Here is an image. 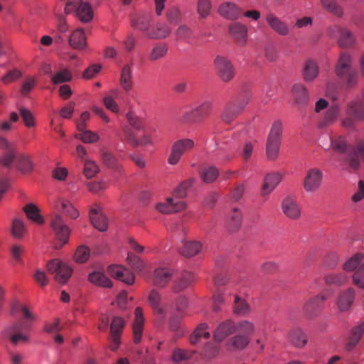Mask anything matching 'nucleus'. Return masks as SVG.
<instances>
[{
  "instance_id": "obj_23",
  "label": "nucleus",
  "mask_w": 364,
  "mask_h": 364,
  "mask_svg": "<svg viewBox=\"0 0 364 364\" xmlns=\"http://www.w3.org/2000/svg\"><path fill=\"white\" fill-rule=\"evenodd\" d=\"M143 134L137 137L130 129L124 131L125 137L128 142L134 146H150L153 144L152 137L150 133L144 129Z\"/></svg>"
},
{
  "instance_id": "obj_17",
  "label": "nucleus",
  "mask_w": 364,
  "mask_h": 364,
  "mask_svg": "<svg viewBox=\"0 0 364 364\" xmlns=\"http://www.w3.org/2000/svg\"><path fill=\"white\" fill-rule=\"evenodd\" d=\"M108 272L111 277L129 285H132L134 283V274L129 269L121 265L112 264L109 266Z\"/></svg>"
},
{
  "instance_id": "obj_10",
  "label": "nucleus",
  "mask_w": 364,
  "mask_h": 364,
  "mask_svg": "<svg viewBox=\"0 0 364 364\" xmlns=\"http://www.w3.org/2000/svg\"><path fill=\"white\" fill-rule=\"evenodd\" d=\"M47 269L50 273L55 274V279L61 284L66 283L73 272V269L69 266L58 259L49 262Z\"/></svg>"
},
{
  "instance_id": "obj_14",
  "label": "nucleus",
  "mask_w": 364,
  "mask_h": 364,
  "mask_svg": "<svg viewBox=\"0 0 364 364\" xmlns=\"http://www.w3.org/2000/svg\"><path fill=\"white\" fill-rule=\"evenodd\" d=\"M328 32L331 36H333L336 32L339 33L338 43L341 48H351L355 43L354 34L346 28H342L339 26L334 25L329 27Z\"/></svg>"
},
{
  "instance_id": "obj_19",
  "label": "nucleus",
  "mask_w": 364,
  "mask_h": 364,
  "mask_svg": "<svg viewBox=\"0 0 364 364\" xmlns=\"http://www.w3.org/2000/svg\"><path fill=\"white\" fill-rule=\"evenodd\" d=\"M341 111V108L339 104L334 103L330 105L318 122V128L324 129L333 124L340 116Z\"/></svg>"
},
{
  "instance_id": "obj_42",
  "label": "nucleus",
  "mask_w": 364,
  "mask_h": 364,
  "mask_svg": "<svg viewBox=\"0 0 364 364\" xmlns=\"http://www.w3.org/2000/svg\"><path fill=\"white\" fill-rule=\"evenodd\" d=\"M151 18L148 16H138L132 21V26L139 31L144 33L146 38H148V33L151 31Z\"/></svg>"
},
{
  "instance_id": "obj_37",
  "label": "nucleus",
  "mask_w": 364,
  "mask_h": 364,
  "mask_svg": "<svg viewBox=\"0 0 364 364\" xmlns=\"http://www.w3.org/2000/svg\"><path fill=\"white\" fill-rule=\"evenodd\" d=\"M288 338L291 344L297 348H303L307 343L306 335L299 328L291 329L288 333Z\"/></svg>"
},
{
  "instance_id": "obj_48",
  "label": "nucleus",
  "mask_w": 364,
  "mask_h": 364,
  "mask_svg": "<svg viewBox=\"0 0 364 364\" xmlns=\"http://www.w3.org/2000/svg\"><path fill=\"white\" fill-rule=\"evenodd\" d=\"M194 280V276L192 272L185 271L182 273L180 279L176 280L173 284V289L175 292H179L187 288Z\"/></svg>"
},
{
  "instance_id": "obj_49",
  "label": "nucleus",
  "mask_w": 364,
  "mask_h": 364,
  "mask_svg": "<svg viewBox=\"0 0 364 364\" xmlns=\"http://www.w3.org/2000/svg\"><path fill=\"white\" fill-rule=\"evenodd\" d=\"M330 147L336 152L346 153L348 150V144L344 136L341 135H331L330 136Z\"/></svg>"
},
{
  "instance_id": "obj_56",
  "label": "nucleus",
  "mask_w": 364,
  "mask_h": 364,
  "mask_svg": "<svg viewBox=\"0 0 364 364\" xmlns=\"http://www.w3.org/2000/svg\"><path fill=\"white\" fill-rule=\"evenodd\" d=\"M118 94V90L112 89L110 90V95L105 96L103 99L104 105L106 108L114 113L119 112V106L114 100V97H117Z\"/></svg>"
},
{
  "instance_id": "obj_28",
  "label": "nucleus",
  "mask_w": 364,
  "mask_h": 364,
  "mask_svg": "<svg viewBox=\"0 0 364 364\" xmlns=\"http://www.w3.org/2000/svg\"><path fill=\"white\" fill-rule=\"evenodd\" d=\"M363 333L364 321H360L352 328L345 350L348 352L353 350L360 342Z\"/></svg>"
},
{
  "instance_id": "obj_3",
  "label": "nucleus",
  "mask_w": 364,
  "mask_h": 364,
  "mask_svg": "<svg viewBox=\"0 0 364 364\" xmlns=\"http://www.w3.org/2000/svg\"><path fill=\"white\" fill-rule=\"evenodd\" d=\"M252 95L250 91H245L234 101L228 104L221 114V119L225 124H230L239 115L250 102Z\"/></svg>"
},
{
  "instance_id": "obj_33",
  "label": "nucleus",
  "mask_w": 364,
  "mask_h": 364,
  "mask_svg": "<svg viewBox=\"0 0 364 364\" xmlns=\"http://www.w3.org/2000/svg\"><path fill=\"white\" fill-rule=\"evenodd\" d=\"M318 73L319 68L316 61L310 59L305 62L302 70V76L305 82H313L318 77Z\"/></svg>"
},
{
  "instance_id": "obj_36",
  "label": "nucleus",
  "mask_w": 364,
  "mask_h": 364,
  "mask_svg": "<svg viewBox=\"0 0 364 364\" xmlns=\"http://www.w3.org/2000/svg\"><path fill=\"white\" fill-rule=\"evenodd\" d=\"M90 219L93 226L101 232L107 229V220L106 217L97 208H92L90 210Z\"/></svg>"
},
{
  "instance_id": "obj_24",
  "label": "nucleus",
  "mask_w": 364,
  "mask_h": 364,
  "mask_svg": "<svg viewBox=\"0 0 364 364\" xmlns=\"http://www.w3.org/2000/svg\"><path fill=\"white\" fill-rule=\"evenodd\" d=\"M352 56L348 53H341L335 68L336 75L339 78H344L345 75L352 70Z\"/></svg>"
},
{
  "instance_id": "obj_47",
  "label": "nucleus",
  "mask_w": 364,
  "mask_h": 364,
  "mask_svg": "<svg viewBox=\"0 0 364 364\" xmlns=\"http://www.w3.org/2000/svg\"><path fill=\"white\" fill-rule=\"evenodd\" d=\"M321 5L325 10L338 18L344 16L343 9L337 0H321Z\"/></svg>"
},
{
  "instance_id": "obj_53",
  "label": "nucleus",
  "mask_w": 364,
  "mask_h": 364,
  "mask_svg": "<svg viewBox=\"0 0 364 364\" xmlns=\"http://www.w3.org/2000/svg\"><path fill=\"white\" fill-rule=\"evenodd\" d=\"M200 178L203 182L210 183L214 182L219 175L218 170L215 166L203 168L200 173Z\"/></svg>"
},
{
  "instance_id": "obj_21",
  "label": "nucleus",
  "mask_w": 364,
  "mask_h": 364,
  "mask_svg": "<svg viewBox=\"0 0 364 364\" xmlns=\"http://www.w3.org/2000/svg\"><path fill=\"white\" fill-rule=\"evenodd\" d=\"M269 28L280 36H287L290 33L288 25L272 13H269L265 17Z\"/></svg>"
},
{
  "instance_id": "obj_31",
  "label": "nucleus",
  "mask_w": 364,
  "mask_h": 364,
  "mask_svg": "<svg viewBox=\"0 0 364 364\" xmlns=\"http://www.w3.org/2000/svg\"><path fill=\"white\" fill-rule=\"evenodd\" d=\"M133 84L132 65L130 64H126L123 66L120 72L119 85L124 92H129L132 90Z\"/></svg>"
},
{
  "instance_id": "obj_26",
  "label": "nucleus",
  "mask_w": 364,
  "mask_h": 364,
  "mask_svg": "<svg viewBox=\"0 0 364 364\" xmlns=\"http://www.w3.org/2000/svg\"><path fill=\"white\" fill-rule=\"evenodd\" d=\"M229 31L232 37L240 46H245L247 38V27L240 23H232L229 26Z\"/></svg>"
},
{
  "instance_id": "obj_63",
  "label": "nucleus",
  "mask_w": 364,
  "mask_h": 364,
  "mask_svg": "<svg viewBox=\"0 0 364 364\" xmlns=\"http://www.w3.org/2000/svg\"><path fill=\"white\" fill-rule=\"evenodd\" d=\"M97 164L92 160L85 159L84 162L83 174L87 178H92L99 172Z\"/></svg>"
},
{
  "instance_id": "obj_64",
  "label": "nucleus",
  "mask_w": 364,
  "mask_h": 364,
  "mask_svg": "<svg viewBox=\"0 0 364 364\" xmlns=\"http://www.w3.org/2000/svg\"><path fill=\"white\" fill-rule=\"evenodd\" d=\"M127 261L129 266L136 272H141L146 267L145 262L140 257L132 253L128 254Z\"/></svg>"
},
{
  "instance_id": "obj_20",
  "label": "nucleus",
  "mask_w": 364,
  "mask_h": 364,
  "mask_svg": "<svg viewBox=\"0 0 364 364\" xmlns=\"http://www.w3.org/2000/svg\"><path fill=\"white\" fill-rule=\"evenodd\" d=\"M291 95L294 104L298 107H306L309 101V93L301 83H296L292 86Z\"/></svg>"
},
{
  "instance_id": "obj_15",
  "label": "nucleus",
  "mask_w": 364,
  "mask_h": 364,
  "mask_svg": "<svg viewBox=\"0 0 364 364\" xmlns=\"http://www.w3.org/2000/svg\"><path fill=\"white\" fill-rule=\"evenodd\" d=\"M187 207L184 201L176 200L173 198H168L164 201L156 205L157 211L162 214H171L183 211Z\"/></svg>"
},
{
  "instance_id": "obj_51",
  "label": "nucleus",
  "mask_w": 364,
  "mask_h": 364,
  "mask_svg": "<svg viewBox=\"0 0 364 364\" xmlns=\"http://www.w3.org/2000/svg\"><path fill=\"white\" fill-rule=\"evenodd\" d=\"M236 332L240 334L247 336L249 338L255 331V324L248 320H242L235 323Z\"/></svg>"
},
{
  "instance_id": "obj_25",
  "label": "nucleus",
  "mask_w": 364,
  "mask_h": 364,
  "mask_svg": "<svg viewBox=\"0 0 364 364\" xmlns=\"http://www.w3.org/2000/svg\"><path fill=\"white\" fill-rule=\"evenodd\" d=\"M235 332V323L232 320H227L218 325L214 333V339L220 343Z\"/></svg>"
},
{
  "instance_id": "obj_7",
  "label": "nucleus",
  "mask_w": 364,
  "mask_h": 364,
  "mask_svg": "<svg viewBox=\"0 0 364 364\" xmlns=\"http://www.w3.org/2000/svg\"><path fill=\"white\" fill-rule=\"evenodd\" d=\"M50 227L59 240V243L55 245V247L61 248L68 242L70 230L65 224L63 216L58 213L52 215L50 218Z\"/></svg>"
},
{
  "instance_id": "obj_11",
  "label": "nucleus",
  "mask_w": 364,
  "mask_h": 364,
  "mask_svg": "<svg viewBox=\"0 0 364 364\" xmlns=\"http://www.w3.org/2000/svg\"><path fill=\"white\" fill-rule=\"evenodd\" d=\"M282 213L290 220H296L301 216V209L297 200L292 196H287L281 203Z\"/></svg>"
},
{
  "instance_id": "obj_39",
  "label": "nucleus",
  "mask_w": 364,
  "mask_h": 364,
  "mask_svg": "<svg viewBox=\"0 0 364 364\" xmlns=\"http://www.w3.org/2000/svg\"><path fill=\"white\" fill-rule=\"evenodd\" d=\"M203 247V245L198 241H185L180 247V252L182 255L191 257L198 254Z\"/></svg>"
},
{
  "instance_id": "obj_6",
  "label": "nucleus",
  "mask_w": 364,
  "mask_h": 364,
  "mask_svg": "<svg viewBox=\"0 0 364 364\" xmlns=\"http://www.w3.org/2000/svg\"><path fill=\"white\" fill-rule=\"evenodd\" d=\"M214 68L219 78L224 82H229L235 76L236 70L231 60L225 56L218 55L213 60Z\"/></svg>"
},
{
  "instance_id": "obj_43",
  "label": "nucleus",
  "mask_w": 364,
  "mask_h": 364,
  "mask_svg": "<svg viewBox=\"0 0 364 364\" xmlns=\"http://www.w3.org/2000/svg\"><path fill=\"white\" fill-rule=\"evenodd\" d=\"M168 51V46L164 43H156L151 49L148 58L151 62L160 60L165 58Z\"/></svg>"
},
{
  "instance_id": "obj_32",
  "label": "nucleus",
  "mask_w": 364,
  "mask_h": 364,
  "mask_svg": "<svg viewBox=\"0 0 364 364\" xmlns=\"http://www.w3.org/2000/svg\"><path fill=\"white\" fill-rule=\"evenodd\" d=\"M346 114L357 121H362L364 119V105L358 100H352L346 105Z\"/></svg>"
},
{
  "instance_id": "obj_5",
  "label": "nucleus",
  "mask_w": 364,
  "mask_h": 364,
  "mask_svg": "<svg viewBox=\"0 0 364 364\" xmlns=\"http://www.w3.org/2000/svg\"><path fill=\"white\" fill-rule=\"evenodd\" d=\"M66 14L75 12L77 17L82 23H88L93 18L94 14L90 3L82 0H69L64 9Z\"/></svg>"
},
{
  "instance_id": "obj_1",
  "label": "nucleus",
  "mask_w": 364,
  "mask_h": 364,
  "mask_svg": "<svg viewBox=\"0 0 364 364\" xmlns=\"http://www.w3.org/2000/svg\"><path fill=\"white\" fill-rule=\"evenodd\" d=\"M28 327V324L23 326L20 321L10 323L1 331L0 337L14 347L28 343L30 341V335L24 331V328Z\"/></svg>"
},
{
  "instance_id": "obj_9",
  "label": "nucleus",
  "mask_w": 364,
  "mask_h": 364,
  "mask_svg": "<svg viewBox=\"0 0 364 364\" xmlns=\"http://www.w3.org/2000/svg\"><path fill=\"white\" fill-rule=\"evenodd\" d=\"M323 171L317 168H312L308 170L304 179V188L307 193L317 191L323 181Z\"/></svg>"
},
{
  "instance_id": "obj_60",
  "label": "nucleus",
  "mask_w": 364,
  "mask_h": 364,
  "mask_svg": "<svg viewBox=\"0 0 364 364\" xmlns=\"http://www.w3.org/2000/svg\"><path fill=\"white\" fill-rule=\"evenodd\" d=\"M363 259V255L357 253L352 256L343 265V270L346 272H353L358 268V265Z\"/></svg>"
},
{
  "instance_id": "obj_41",
  "label": "nucleus",
  "mask_w": 364,
  "mask_h": 364,
  "mask_svg": "<svg viewBox=\"0 0 364 364\" xmlns=\"http://www.w3.org/2000/svg\"><path fill=\"white\" fill-rule=\"evenodd\" d=\"M70 46L77 50H82L87 46L86 37L82 29L78 28L74 31L69 38Z\"/></svg>"
},
{
  "instance_id": "obj_46",
  "label": "nucleus",
  "mask_w": 364,
  "mask_h": 364,
  "mask_svg": "<svg viewBox=\"0 0 364 364\" xmlns=\"http://www.w3.org/2000/svg\"><path fill=\"white\" fill-rule=\"evenodd\" d=\"M55 209L58 212H61L73 219H75L79 216V213L73 205L66 200L58 201L55 205Z\"/></svg>"
},
{
  "instance_id": "obj_13",
  "label": "nucleus",
  "mask_w": 364,
  "mask_h": 364,
  "mask_svg": "<svg viewBox=\"0 0 364 364\" xmlns=\"http://www.w3.org/2000/svg\"><path fill=\"white\" fill-rule=\"evenodd\" d=\"M326 299L327 296L323 294H319L310 298L303 306V313L308 318L317 316Z\"/></svg>"
},
{
  "instance_id": "obj_44",
  "label": "nucleus",
  "mask_w": 364,
  "mask_h": 364,
  "mask_svg": "<svg viewBox=\"0 0 364 364\" xmlns=\"http://www.w3.org/2000/svg\"><path fill=\"white\" fill-rule=\"evenodd\" d=\"M252 311L249 304L237 295L235 296L233 313L238 316H246Z\"/></svg>"
},
{
  "instance_id": "obj_58",
  "label": "nucleus",
  "mask_w": 364,
  "mask_h": 364,
  "mask_svg": "<svg viewBox=\"0 0 364 364\" xmlns=\"http://www.w3.org/2000/svg\"><path fill=\"white\" fill-rule=\"evenodd\" d=\"M281 142L274 141H267L266 154L269 160H275L279 152Z\"/></svg>"
},
{
  "instance_id": "obj_40",
  "label": "nucleus",
  "mask_w": 364,
  "mask_h": 364,
  "mask_svg": "<svg viewBox=\"0 0 364 364\" xmlns=\"http://www.w3.org/2000/svg\"><path fill=\"white\" fill-rule=\"evenodd\" d=\"M242 222V213L238 208H234L229 215L227 226L230 232L240 230Z\"/></svg>"
},
{
  "instance_id": "obj_16",
  "label": "nucleus",
  "mask_w": 364,
  "mask_h": 364,
  "mask_svg": "<svg viewBox=\"0 0 364 364\" xmlns=\"http://www.w3.org/2000/svg\"><path fill=\"white\" fill-rule=\"evenodd\" d=\"M125 325L124 320L120 316H114L110 324V336L112 338V344L110 348L115 351L117 350L121 341L120 337L123 328Z\"/></svg>"
},
{
  "instance_id": "obj_18",
  "label": "nucleus",
  "mask_w": 364,
  "mask_h": 364,
  "mask_svg": "<svg viewBox=\"0 0 364 364\" xmlns=\"http://www.w3.org/2000/svg\"><path fill=\"white\" fill-rule=\"evenodd\" d=\"M175 271L168 267H158L153 272V284L158 287H164L173 277Z\"/></svg>"
},
{
  "instance_id": "obj_30",
  "label": "nucleus",
  "mask_w": 364,
  "mask_h": 364,
  "mask_svg": "<svg viewBox=\"0 0 364 364\" xmlns=\"http://www.w3.org/2000/svg\"><path fill=\"white\" fill-rule=\"evenodd\" d=\"M144 318L143 316L142 309L137 307L135 309V318L132 324L134 342L139 343L141 342L144 329Z\"/></svg>"
},
{
  "instance_id": "obj_35",
  "label": "nucleus",
  "mask_w": 364,
  "mask_h": 364,
  "mask_svg": "<svg viewBox=\"0 0 364 364\" xmlns=\"http://www.w3.org/2000/svg\"><path fill=\"white\" fill-rule=\"evenodd\" d=\"M282 176L279 173H268L264 178L262 188V195L269 194L281 182Z\"/></svg>"
},
{
  "instance_id": "obj_54",
  "label": "nucleus",
  "mask_w": 364,
  "mask_h": 364,
  "mask_svg": "<svg viewBox=\"0 0 364 364\" xmlns=\"http://www.w3.org/2000/svg\"><path fill=\"white\" fill-rule=\"evenodd\" d=\"M73 78L71 71L68 68H62L59 70L51 77V82L55 84H60L63 82H70Z\"/></svg>"
},
{
  "instance_id": "obj_27",
  "label": "nucleus",
  "mask_w": 364,
  "mask_h": 364,
  "mask_svg": "<svg viewBox=\"0 0 364 364\" xmlns=\"http://www.w3.org/2000/svg\"><path fill=\"white\" fill-rule=\"evenodd\" d=\"M218 12L225 18L235 20L240 16L241 10L235 3L227 1L219 6Z\"/></svg>"
},
{
  "instance_id": "obj_12",
  "label": "nucleus",
  "mask_w": 364,
  "mask_h": 364,
  "mask_svg": "<svg viewBox=\"0 0 364 364\" xmlns=\"http://www.w3.org/2000/svg\"><path fill=\"white\" fill-rule=\"evenodd\" d=\"M355 296V290L353 287H348L341 291L336 300L338 311L341 313L350 311L354 304Z\"/></svg>"
},
{
  "instance_id": "obj_8",
  "label": "nucleus",
  "mask_w": 364,
  "mask_h": 364,
  "mask_svg": "<svg viewBox=\"0 0 364 364\" xmlns=\"http://www.w3.org/2000/svg\"><path fill=\"white\" fill-rule=\"evenodd\" d=\"M195 146L193 140L191 139H181L175 141L171 149V154L168 158V163L176 165L180 161L183 154L191 150Z\"/></svg>"
},
{
  "instance_id": "obj_62",
  "label": "nucleus",
  "mask_w": 364,
  "mask_h": 364,
  "mask_svg": "<svg viewBox=\"0 0 364 364\" xmlns=\"http://www.w3.org/2000/svg\"><path fill=\"white\" fill-rule=\"evenodd\" d=\"M16 166L23 173H29L33 169V164L28 156L19 155L17 158Z\"/></svg>"
},
{
  "instance_id": "obj_55",
  "label": "nucleus",
  "mask_w": 364,
  "mask_h": 364,
  "mask_svg": "<svg viewBox=\"0 0 364 364\" xmlns=\"http://www.w3.org/2000/svg\"><path fill=\"white\" fill-rule=\"evenodd\" d=\"M207 325L205 323L200 324L194 331L193 334L190 337V342L192 345L198 343V341L201 338H208L210 337L209 332L206 331Z\"/></svg>"
},
{
  "instance_id": "obj_59",
  "label": "nucleus",
  "mask_w": 364,
  "mask_h": 364,
  "mask_svg": "<svg viewBox=\"0 0 364 364\" xmlns=\"http://www.w3.org/2000/svg\"><path fill=\"white\" fill-rule=\"evenodd\" d=\"M195 353V350L176 348L173 351L172 359L176 363L188 360L191 359Z\"/></svg>"
},
{
  "instance_id": "obj_52",
  "label": "nucleus",
  "mask_w": 364,
  "mask_h": 364,
  "mask_svg": "<svg viewBox=\"0 0 364 364\" xmlns=\"http://www.w3.org/2000/svg\"><path fill=\"white\" fill-rule=\"evenodd\" d=\"M27 217L37 224L41 225L44 223L43 217L40 215L39 209L33 204H28L23 208Z\"/></svg>"
},
{
  "instance_id": "obj_50",
  "label": "nucleus",
  "mask_w": 364,
  "mask_h": 364,
  "mask_svg": "<svg viewBox=\"0 0 364 364\" xmlns=\"http://www.w3.org/2000/svg\"><path fill=\"white\" fill-rule=\"evenodd\" d=\"M195 181L194 178H190L181 182L173 191V198L176 200L185 198L187 196V191L193 185Z\"/></svg>"
},
{
  "instance_id": "obj_22",
  "label": "nucleus",
  "mask_w": 364,
  "mask_h": 364,
  "mask_svg": "<svg viewBox=\"0 0 364 364\" xmlns=\"http://www.w3.org/2000/svg\"><path fill=\"white\" fill-rule=\"evenodd\" d=\"M349 164L353 169H358L360 161L364 162V141L358 140L348 154Z\"/></svg>"
},
{
  "instance_id": "obj_2",
  "label": "nucleus",
  "mask_w": 364,
  "mask_h": 364,
  "mask_svg": "<svg viewBox=\"0 0 364 364\" xmlns=\"http://www.w3.org/2000/svg\"><path fill=\"white\" fill-rule=\"evenodd\" d=\"M213 107L212 101L204 100L191 109L182 112L178 121L183 125L198 124L210 115Z\"/></svg>"
},
{
  "instance_id": "obj_38",
  "label": "nucleus",
  "mask_w": 364,
  "mask_h": 364,
  "mask_svg": "<svg viewBox=\"0 0 364 364\" xmlns=\"http://www.w3.org/2000/svg\"><path fill=\"white\" fill-rule=\"evenodd\" d=\"M327 286L341 287L348 282V276L343 272H329L323 277Z\"/></svg>"
},
{
  "instance_id": "obj_34",
  "label": "nucleus",
  "mask_w": 364,
  "mask_h": 364,
  "mask_svg": "<svg viewBox=\"0 0 364 364\" xmlns=\"http://www.w3.org/2000/svg\"><path fill=\"white\" fill-rule=\"evenodd\" d=\"M171 33V27L166 23H157L148 33V38L162 40L166 38Z\"/></svg>"
},
{
  "instance_id": "obj_4",
  "label": "nucleus",
  "mask_w": 364,
  "mask_h": 364,
  "mask_svg": "<svg viewBox=\"0 0 364 364\" xmlns=\"http://www.w3.org/2000/svg\"><path fill=\"white\" fill-rule=\"evenodd\" d=\"M252 95L250 91H245L234 101L228 104L221 114V119L225 124H230L239 115L250 102Z\"/></svg>"
},
{
  "instance_id": "obj_57",
  "label": "nucleus",
  "mask_w": 364,
  "mask_h": 364,
  "mask_svg": "<svg viewBox=\"0 0 364 364\" xmlns=\"http://www.w3.org/2000/svg\"><path fill=\"white\" fill-rule=\"evenodd\" d=\"M149 301L152 306L154 311L159 314L163 315L164 314V310L161 307V295L158 291L156 289H152L149 295Z\"/></svg>"
},
{
  "instance_id": "obj_61",
  "label": "nucleus",
  "mask_w": 364,
  "mask_h": 364,
  "mask_svg": "<svg viewBox=\"0 0 364 364\" xmlns=\"http://www.w3.org/2000/svg\"><path fill=\"white\" fill-rule=\"evenodd\" d=\"M282 136V123L277 120L272 124L267 140L281 142Z\"/></svg>"
},
{
  "instance_id": "obj_29",
  "label": "nucleus",
  "mask_w": 364,
  "mask_h": 364,
  "mask_svg": "<svg viewBox=\"0 0 364 364\" xmlns=\"http://www.w3.org/2000/svg\"><path fill=\"white\" fill-rule=\"evenodd\" d=\"M250 343V338L245 335L237 333L230 337L225 343V347L230 350H242Z\"/></svg>"
},
{
  "instance_id": "obj_45",
  "label": "nucleus",
  "mask_w": 364,
  "mask_h": 364,
  "mask_svg": "<svg viewBox=\"0 0 364 364\" xmlns=\"http://www.w3.org/2000/svg\"><path fill=\"white\" fill-rule=\"evenodd\" d=\"M88 280L90 283L101 287L110 288L112 282L108 279L105 274L99 271H94L88 276Z\"/></svg>"
}]
</instances>
